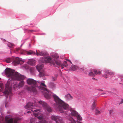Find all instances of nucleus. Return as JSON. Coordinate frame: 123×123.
Listing matches in <instances>:
<instances>
[{
    "label": "nucleus",
    "mask_w": 123,
    "mask_h": 123,
    "mask_svg": "<svg viewBox=\"0 0 123 123\" xmlns=\"http://www.w3.org/2000/svg\"><path fill=\"white\" fill-rule=\"evenodd\" d=\"M53 96L56 103L54 104L55 109L62 113H64L63 109L68 110L69 105L68 104L65 103L56 95L54 94L53 95Z\"/></svg>",
    "instance_id": "nucleus-1"
},
{
    "label": "nucleus",
    "mask_w": 123,
    "mask_h": 123,
    "mask_svg": "<svg viewBox=\"0 0 123 123\" xmlns=\"http://www.w3.org/2000/svg\"><path fill=\"white\" fill-rule=\"evenodd\" d=\"M5 72L7 76L13 80L18 81L23 80L25 77L20 73L15 72L14 70L9 68H6L5 70Z\"/></svg>",
    "instance_id": "nucleus-2"
},
{
    "label": "nucleus",
    "mask_w": 123,
    "mask_h": 123,
    "mask_svg": "<svg viewBox=\"0 0 123 123\" xmlns=\"http://www.w3.org/2000/svg\"><path fill=\"white\" fill-rule=\"evenodd\" d=\"M27 83L32 86H27L26 88L28 91L34 92H37V90L35 87L38 86L37 82L39 83V81L37 82L36 80L32 79L29 78L27 80Z\"/></svg>",
    "instance_id": "nucleus-3"
},
{
    "label": "nucleus",
    "mask_w": 123,
    "mask_h": 123,
    "mask_svg": "<svg viewBox=\"0 0 123 123\" xmlns=\"http://www.w3.org/2000/svg\"><path fill=\"white\" fill-rule=\"evenodd\" d=\"M46 87V86L44 83H42L40 86H39V88L40 89L45 91L43 92L44 96L46 98L49 99L51 98L52 93L45 88Z\"/></svg>",
    "instance_id": "nucleus-4"
},
{
    "label": "nucleus",
    "mask_w": 123,
    "mask_h": 123,
    "mask_svg": "<svg viewBox=\"0 0 123 123\" xmlns=\"http://www.w3.org/2000/svg\"><path fill=\"white\" fill-rule=\"evenodd\" d=\"M43 62H49L53 64L56 63L57 65L60 66H61V65H62L61 62L60 61L55 60L53 61L52 59L50 57H43Z\"/></svg>",
    "instance_id": "nucleus-5"
},
{
    "label": "nucleus",
    "mask_w": 123,
    "mask_h": 123,
    "mask_svg": "<svg viewBox=\"0 0 123 123\" xmlns=\"http://www.w3.org/2000/svg\"><path fill=\"white\" fill-rule=\"evenodd\" d=\"M38 103L40 104L48 112H50L52 111V110L51 107L44 102L40 101L38 102Z\"/></svg>",
    "instance_id": "nucleus-6"
},
{
    "label": "nucleus",
    "mask_w": 123,
    "mask_h": 123,
    "mask_svg": "<svg viewBox=\"0 0 123 123\" xmlns=\"http://www.w3.org/2000/svg\"><path fill=\"white\" fill-rule=\"evenodd\" d=\"M9 82L7 81L6 85V88L5 91L3 92L4 94L7 95L11 92V87L9 85Z\"/></svg>",
    "instance_id": "nucleus-7"
},
{
    "label": "nucleus",
    "mask_w": 123,
    "mask_h": 123,
    "mask_svg": "<svg viewBox=\"0 0 123 123\" xmlns=\"http://www.w3.org/2000/svg\"><path fill=\"white\" fill-rule=\"evenodd\" d=\"M43 66V64L38 65L36 66V68L38 71L39 72V75L40 77H41L45 75L44 72L42 68Z\"/></svg>",
    "instance_id": "nucleus-8"
},
{
    "label": "nucleus",
    "mask_w": 123,
    "mask_h": 123,
    "mask_svg": "<svg viewBox=\"0 0 123 123\" xmlns=\"http://www.w3.org/2000/svg\"><path fill=\"white\" fill-rule=\"evenodd\" d=\"M51 118L52 120L55 121L56 123H63L62 122V118L59 116H52Z\"/></svg>",
    "instance_id": "nucleus-9"
},
{
    "label": "nucleus",
    "mask_w": 123,
    "mask_h": 123,
    "mask_svg": "<svg viewBox=\"0 0 123 123\" xmlns=\"http://www.w3.org/2000/svg\"><path fill=\"white\" fill-rule=\"evenodd\" d=\"M71 111V113L72 116L76 117L78 120H79L80 121L82 120V117L78 114V113L77 112L74 110H72Z\"/></svg>",
    "instance_id": "nucleus-10"
},
{
    "label": "nucleus",
    "mask_w": 123,
    "mask_h": 123,
    "mask_svg": "<svg viewBox=\"0 0 123 123\" xmlns=\"http://www.w3.org/2000/svg\"><path fill=\"white\" fill-rule=\"evenodd\" d=\"M7 117L6 116L5 118V121L7 123H18V118H15L13 119L11 118L9 120L7 118Z\"/></svg>",
    "instance_id": "nucleus-11"
},
{
    "label": "nucleus",
    "mask_w": 123,
    "mask_h": 123,
    "mask_svg": "<svg viewBox=\"0 0 123 123\" xmlns=\"http://www.w3.org/2000/svg\"><path fill=\"white\" fill-rule=\"evenodd\" d=\"M21 62V60L18 57H16L14 59L13 63L14 65L16 66L17 65L20 64V62Z\"/></svg>",
    "instance_id": "nucleus-12"
},
{
    "label": "nucleus",
    "mask_w": 123,
    "mask_h": 123,
    "mask_svg": "<svg viewBox=\"0 0 123 123\" xmlns=\"http://www.w3.org/2000/svg\"><path fill=\"white\" fill-rule=\"evenodd\" d=\"M36 55L38 56L40 55V56H44L46 55H47L48 54L45 52L40 51L38 50V52L37 51V50H36Z\"/></svg>",
    "instance_id": "nucleus-13"
},
{
    "label": "nucleus",
    "mask_w": 123,
    "mask_h": 123,
    "mask_svg": "<svg viewBox=\"0 0 123 123\" xmlns=\"http://www.w3.org/2000/svg\"><path fill=\"white\" fill-rule=\"evenodd\" d=\"M65 97L66 99L67 100H71L73 98L72 97L69 93L66 95L65 96Z\"/></svg>",
    "instance_id": "nucleus-14"
},
{
    "label": "nucleus",
    "mask_w": 123,
    "mask_h": 123,
    "mask_svg": "<svg viewBox=\"0 0 123 123\" xmlns=\"http://www.w3.org/2000/svg\"><path fill=\"white\" fill-rule=\"evenodd\" d=\"M25 84V82L24 81L22 80L20 81L18 85V86L19 88H20L23 87Z\"/></svg>",
    "instance_id": "nucleus-15"
},
{
    "label": "nucleus",
    "mask_w": 123,
    "mask_h": 123,
    "mask_svg": "<svg viewBox=\"0 0 123 123\" xmlns=\"http://www.w3.org/2000/svg\"><path fill=\"white\" fill-rule=\"evenodd\" d=\"M77 68V66L75 65H73L70 68V69L71 71H74L76 70Z\"/></svg>",
    "instance_id": "nucleus-16"
},
{
    "label": "nucleus",
    "mask_w": 123,
    "mask_h": 123,
    "mask_svg": "<svg viewBox=\"0 0 123 123\" xmlns=\"http://www.w3.org/2000/svg\"><path fill=\"white\" fill-rule=\"evenodd\" d=\"M68 118L70 121L69 123H76L75 121L73 118L70 117Z\"/></svg>",
    "instance_id": "nucleus-17"
},
{
    "label": "nucleus",
    "mask_w": 123,
    "mask_h": 123,
    "mask_svg": "<svg viewBox=\"0 0 123 123\" xmlns=\"http://www.w3.org/2000/svg\"><path fill=\"white\" fill-rule=\"evenodd\" d=\"M54 58H51L52 60H56V59L58 58H59V56L57 54H55L53 56Z\"/></svg>",
    "instance_id": "nucleus-18"
},
{
    "label": "nucleus",
    "mask_w": 123,
    "mask_h": 123,
    "mask_svg": "<svg viewBox=\"0 0 123 123\" xmlns=\"http://www.w3.org/2000/svg\"><path fill=\"white\" fill-rule=\"evenodd\" d=\"M93 72L96 75H99L101 73V72L99 70H94Z\"/></svg>",
    "instance_id": "nucleus-19"
},
{
    "label": "nucleus",
    "mask_w": 123,
    "mask_h": 123,
    "mask_svg": "<svg viewBox=\"0 0 123 123\" xmlns=\"http://www.w3.org/2000/svg\"><path fill=\"white\" fill-rule=\"evenodd\" d=\"M67 62L66 61H65L63 62V64H62L61 65V67L63 69L64 68V67H66L68 66L67 64Z\"/></svg>",
    "instance_id": "nucleus-20"
},
{
    "label": "nucleus",
    "mask_w": 123,
    "mask_h": 123,
    "mask_svg": "<svg viewBox=\"0 0 123 123\" xmlns=\"http://www.w3.org/2000/svg\"><path fill=\"white\" fill-rule=\"evenodd\" d=\"M106 72L107 74L112 76L114 75V73L113 72H111V71L107 70L106 71Z\"/></svg>",
    "instance_id": "nucleus-21"
},
{
    "label": "nucleus",
    "mask_w": 123,
    "mask_h": 123,
    "mask_svg": "<svg viewBox=\"0 0 123 123\" xmlns=\"http://www.w3.org/2000/svg\"><path fill=\"white\" fill-rule=\"evenodd\" d=\"M96 105L95 101H94L93 103L92 106V110H94L95 108Z\"/></svg>",
    "instance_id": "nucleus-22"
},
{
    "label": "nucleus",
    "mask_w": 123,
    "mask_h": 123,
    "mask_svg": "<svg viewBox=\"0 0 123 123\" xmlns=\"http://www.w3.org/2000/svg\"><path fill=\"white\" fill-rule=\"evenodd\" d=\"M34 62L32 60H31L29 61L28 62V63L31 65H32L34 64Z\"/></svg>",
    "instance_id": "nucleus-23"
},
{
    "label": "nucleus",
    "mask_w": 123,
    "mask_h": 123,
    "mask_svg": "<svg viewBox=\"0 0 123 123\" xmlns=\"http://www.w3.org/2000/svg\"><path fill=\"white\" fill-rule=\"evenodd\" d=\"M27 54L29 55H31V54L35 55V53L33 51H30L27 52Z\"/></svg>",
    "instance_id": "nucleus-24"
},
{
    "label": "nucleus",
    "mask_w": 123,
    "mask_h": 123,
    "mask_svg": "<svg viewBox=\"0 0 123 123\" xmlns=\"http://www.w3.org/2000/svg\"><path fill=\"white\" fill-rule=\"evenodd\" d=\"M95 74L93 73V72L91 71L90 73L88 75L90 76H91L93 77H95V75L94 74Z\"/></svg>",
    "instance_id": "nucleus-25"
},
{
    "label": "nucleus",
    "mask_w": 123,
    "mask_h": 123,
    "mask_svg": "<svg viewBox=\"0 0 123 123\" xmlns=\"http://www.w3.org/2000/svg\"><path fill=\"white\" fill-rule=\"evenodd\" d=\"M95 112L96 114L98 115L100 114L101 112L98 109H96L95 110Z\"/></svg>",
    "instance_id": "nucleus-26"
},
{
    "label": "nucleus",
    "mask_w": 123,
    "mask_h": 123,
    "mask_svg": "<svg viewBox=\"0 0 123 123\" xmlns=\"http://www.w3.org/2000/svg\"><path fill=\"white\" fill-rule=\"evenodd\" d=\"M8 45L10 47H11L14 45V44L12 43H9L8 44Z\"/></svg>",
    "instance_id": "nucleus-27"
},
{
    "label": "nucleus",
    "mask_w": 123,
    "mask_h": 123,
    "mask_svg": "<svg viewBox=\"0 0 123 123\" xmlns=\"http://www.w3.org/2000/svg\"><path fill=\"white\" fill-rule=\"evenodd\" d=\"M35 121V119L33 118H31L30 121V123H33Z\"/></svg>",
    "instance_id": "nucleus-28"
},
{
    "label": "nucleus",
    "mask_w": 123,
    "mask_h": 123,
    "mask_svg": "<svg viewBox=\"0 0 123 123\" xmlns=\"http://www.w3.org/2000/svg\"><path fill=\"white\" fill-rule=\"evenodd\" d=\"M11 60L10 58H8L6 59V62L7 63H10L11 62Z\"/></svg>",
    "instance_id": "nucleus-29"
},
{
    "label": "nucleus",
    "mask_w": 123,
    "mask_h": 123,
    "mask_svg": "<svg viewBox=\"0 0 123 123\" xmlns=\"http://www.w3.org/2000/svg\"><path fill=\"white\" fill-rule=\"evenodd\" d=\"M114 112L113 110H111L109 111V114L110 115H111L112 113H113Z\"/></svg>",
    "instance_id": "nucleus-30"
},
{
    "label": "nucleus",
    "mask_w": 123,
    "mask_h": 123,
    "mask_svg": "<svg viewBox=\"0 0 123 123\" xmlns=\"http://www.w3.org/2000/svg\"><path fill=\"white\" fill-rule=\"evenodd\" d=\"M13 87L14 88V89H16L17 87V85L16 84H14L13 86Z\"/></svg>",
    "instance_id": "nucleus-31"
},
{
    "label": "nucleus",
    "mask_w": 123,
    "mask_h": 123,
    "mask_svg": "<svg viewBox=\"0 0 123 123\" xmlns=\"http://www.w3.org/2000/svg\"><path fill=\"white\" fill-rule=\"evenodd\" d=\"M3 84L2 83L0 84V87L1 88V89H3V87L2 86Z\"/></svg>",
    "instance_id": "nucleus-32"
},
{
    "label": "nucleus",
    "mask_w": 123,
    "mask_h": 123,
    "mask_svg": "<svg viewBox=\"0 0 123 123\" xmlns=\"http://www.w3.org/2000/svg\"><path fill=\"white\" fill-rule=\"evenodd\" d=\"M103 76L105 78H107L108 77V76L106 74H104L103 75Z\"/></svg>",
    "instance_id": "nucleus-33"
},
{
    "label": "nucleus",
    "mask_w": 123,
    "mask_h": 123,
    "mask_svg": "<svg viewBox=\"0 0 123 123\" xmlns=\"http://www.w3.org/2000/svg\"><path fill=\"white\" fill-rule=\"evenodd\" d=\"M84 68H80V70L81 71H82L84 72Z\"/></svg>",
    "instance_id": "nucleus-34"
},
{
    "label": "nucleus",
    "mask_w": 123,
    "mask_h": 123,
    "mask_svg": "<svg viewBox=\"0 0 123 123\" xmlns=\"http://www.w3.org/2000/svg\"><path fill=\"white\" fill-rule=\"evenodd\" d=\"M52 79H53V80L54 81L56 79V77H53Z\"/></svg>",
    "instance_id": "nucleus-35"
},
{
    "label": "nucleus",
    "mask_w": 123,
    "mask_h": 123,
    "mask_svg": "<svg viewBox=\"0 0 123 123\" xmlns=\"http://www.w3.org/2000/svg\"><path fill=\"white\" fill-rule=\"evenodd\" d=\"M66 60L69 62L71 64H72V62L69 60H68V59H66Z\"/></svg>",
    "instance_id": "nucleus-36"
},
{
    "label": "nucleus",
    "mask_w": 123,
    "mask_h": 123,
    "mask_svg": "<svg viewBox=\"0 0 123 123\" xmlns=\"http://www.w3.org/2000/svg\"><path fill=\"white\" fill-rule=\"evenodd\" d=\"M123 103V99H122L121 100V101L120 102V104H122Z\"/></svg>",
    "instance_id": "nucleus-37"
},
{
    "label": "nucleus",
    "mask_w": 123,
    "mask_h": 123,
    "mask_svg": "<svg viewBox=\"0 0 123 123\" xmlns=\"http://www.w3.org/2000/svg\"><path fill=\"white\" fill-rule=\"evenodd\" d=\"M20 49L19 48H18V49H16V50L17 51H18Z\"/></svg>",
    "instance_id": "nucleus-38"
},
{
    "label": "nucleus",
    "mask_w": 123,
    "mask_h": 123,
    "mask_svg": "<svg viewBox=\"0 0 123 123\" xmlns=\"http://www.w3.org/2000/svg\"><path fill=\"white\" fill-rule=\"evenodd\" d=\"M77 123H81V122H79L78 121H77Z\"/></svg>",
    "instance_id": "nucleus-39"
},
{
    "label": "nucleus",
    "mask_w": 123,
    "mask_h": 123,
    "mask_svg": "<svg viewBox=\"0 0 123 123\" xmlns=\"http://www.w3.org/2000/svg\"><path fill=\"white\" fill-rule=\"evenodd\" d=\"M31 113V111H28L27 112V113Z\"/></svg>",
    "instance_id": "nucleus-40"
},
{
    "label": "nucleus",
    "mask_w": 123,
    "mask_h": 123,
    "mask_svg": "<svg viewBox=\"0 0 123 123\" xmlns=\"http://www.w3.org/2000/svg\"><path fill=\"white\" fill-rule=\"evenodd\" d=\"M92 79H93V80H97L96 79L94 78H92Z\"/></svg>",
    "instance_id": "nucleus-41"
},
{
    "label": "nucleus",
    "mask_w": 123,
    "mask_h": 123,
    "mask_svg": "<svg viewBox=\"0 0 123 123\" xmlns=\"http://www.w3.org/2000/svg\"><path fill=\"white\" fill-rule=\"evenodd\" d=\"M6 104L5 105V106H6Z\"/></svg>",
    "instance_id": "nucleus-42"
}]
</instances>
